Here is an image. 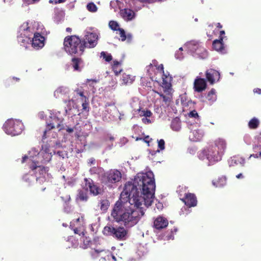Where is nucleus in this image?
I'll return each instance as SVG.
<instances>
[{
  "instance_id": "aec40b11",
  "label": "nucleus",
  "mask_w": 261,
  "mask_h": 261,
  "mask_svg": "<svg viewBox=\"0 0 261 261\" xmlns=\"http://www.w3.org/2000/svg\"><path fill=\"white\" fill-rule=\"evenodd\" d=\"M83 60L81 58H72L71 59V65L73 68L74 70L80 71L83 67Z\"/></svg>"
},
{
  "instance_id": "69168bd1",
  "label": "nucleus",
  "mask_w": 261,
  "mask_h": 261,
  "mask_svg": "<svg viewBox=\"0 0 261 261\" xmlns=\"http://www.w3.org/2000/svg\"><path fill=\"white\" fill-rule=\"evenodd\" d=\"M236 177L237 178H243L244 177V176L243 175V174L242 173H240L239 174H238L237 175H236Z\"/></svg>"
},
{
  "instance_id": "412c9836",
  "label": "nucleus",
  "mask_w": 261,
  "mask_h": 261,
  "mask_svg": "<svg viewBox=\"0 0 261 261\" xmlns=\"http://www.w3.org/2000/svg\"><path fill=\"white\" fill-rule=\"evenodd\" d=\"M190 133L189 138L193 141H199L203 137L202 132L200 130H193Z\"/></svg>"
},
{
  "instance_id": "20e7f679",
  "label": "nucleus",
  "mask_w": 261,
  "mask_h": 261,
  "mask_svg": "<svg viewBox=\"0 0 261 261\" xmlns=\"http://www.w3.org/2000/svg\"><path fill=\"white\" fill-rule=\"evenodd\" d=\"M107 236H112L117 240H125L127 234V230L123 226L114 227L113 226H106L102 231Z\"/></svg>"
},
{
  "instance_id": "6e6552de",
  "label": "nucleus",
  "mask_w": 261,
  "mask_h": 261,
  "mask_svg": "<svg viewBox=\"0 0 261 261\" xmlns=\"http://www.w3.org/2000/svg\"><path fill=\"white\" fill-rule=\"evenodd\" d=\"M62 121H61L59 118L57 117L54 116L51 117V121L49 123L47 124V128L44 131L43 135L42 136V139H45L46 137V133L47 131L50 130L55 127V125L56 124V127L59 129V130H61L64 129V126L63 124H61Z\"/></svg>"
},
{
  "instance_id": "b1692460",
  "label": "nucleus",
  "mask_w": 261,
  "mask_h": 261,
  "mask_svg": "<svg viewBox=\"0 0 261 261\" xmlns=\"http://www.w3.org/2000/svg\"><path fill=\"white\" fill-rule=\"evenodd\" d=\"M206 98L210 104L213 103L217 99L216 92L215 89L212 88L207 93Z\"/></svg>"
},
{
  "instance_id": "423d86ee",
  "label": "nucleus",
  "mask_w": 261,
  "mask_h": 261,
  "mask_svg": "<svg viewBox=\"0 0 261 261\" xmlns=\"http://www.w3.org/2000/svg\"><path fill=\"white\" fill-rule=\"evenodd\" d=\"M222 154L213 147L210 146L207 149H204L199 154L201 160L207 159L210 164H213L221 160Z\"/></svg>"
},
{
  "instance_id": "1a4fd4ad",
  "label": "nucleus",
  "mask_w": 261,
  "mask_h": 261,
  "mask_svg": "<svg viewBox=\"0 0 261 261\" xmlns=\"http://www.w3.org/2000/svg\"><path fill=\"white\" fill-rule=\"evenodd\" d=\"M179 198L180 200L189 208L194 207L197 205V197L193 193H185L183 197H180Z\"/></svg>"
},
{
  "instance_id": "4be33fe9",
  "label": "nucleus",
  "mask_w": 261,
  "mask_h": 261,
  "mask_svg": "<svg viewBox=\"0 0 261 261\" xmlns=\"http://www.w3.org/2000/svg\"><path fill=\"white\" fill-rule=\"evenodd\" d=\"M223 41L220 39H216L213 42V48L217 51L223 52L224 50Z\"/></svg>"
},
{
  "instance_id": "680f3d73",
  "label": "nucleus",
  "mask_w": 261,
  "mask_h": 261,
  "mask_svg": "<svg viewBox=\"0 0 261 261\" xmlns=\"http://www.w3.org/2000/svg\"><path fill=\"white\" fill-rule=\"evenodd\" d=\"M190 115L194 117H195L196 116H198V114H197V113L195 111H193L191 112Z\"/></svg>"
},
{
  "instance_id": "a19ab883",
  "label": "nucleus",
  "mask_w": 261,
  "mask_h": 261,
  "mask_svg": "<svg viewBox=\"0 0 261 261\" xmlns=\"http://www.w3.org/2000/svg\"><path fill=\"white\" fill-rule=\"evenodd\" d=\"M82 239L83 241V245L84 246V248H87L90 246V244H91V241L90 238L83 237Z\"/></svg>"
},
{
  "instance_id": "9b49d317",
  "label": "nucleus",
  "mask_w": 261,
  "mask_h": 261,
  "mask_svg": "<svg viewBox=\"0 0 261 261\" xmlns=\"http://www.w3.org/2000/svg\"><path fill=\"white\" fill-rule=\"evenodd\" d=\"M84 188H85L86 190H89L91 194L96 196L100 193V189L94 184L92 179L85 178L84 179Z\"/></svg>"
},
{
  "instance_id": "c03bdc74",
  "label": "nucleus",
  "mask_w": 261,
  "mask_h": 261,
  "mask_svg": "<svg viewBox=\"0 0 261 261\" xmlns=\"http://www.w3.org/2000/svg\"><path fill=\"white\" fill-rule=\"evenodd\" d=\"M19 78H17V77H13L11 79H10L8 81V84L9 85H10L11 84H12L14 82H19Z\"/></svg>"
},
{
  "instance_id": "a878e982",
  "label": "nucleus",
  "mask_w": 261,
  "mask_h": 261,
  "mask_svg": "<svg viewBox=\"0 0 261 261\" xmlns=\"http://www.w3.org/2000/svg\"><path fill=\"white\" fill-rule=\"evenodd\" d=\"M200 58L205 59L207 56V51L201 45L194 52Z\"/></svg>"
},
{
  "instance_id": "58836bf2",
  "label": "nucleus",
  "mask_w": 261,
  "mask_h": 261,
  "mask_svg": "<svg viewBox=\"0 0 261 261\" xmlns=\"http://www.w3.org/2000/svg\"><path fill=\"white\" fill-rule=\"evenodd\" d=\"M110 28L113 31H117L120 28H119L118 23L113 20H111L109 23Z\"/></svg>"
},
{
  "instance_id": "f257e3e1",
  "label": "nucleus",
  "mask_w": 261,
  "mask_h": 261,
  "mask_svg": "<svg viewBox=\"0 0 261 261\" xmlns=\"http://www.w3.org/2000/svg\"><path fill=\"white\" fill-rule=\"evenodd\" d=\"M155 189L152 172L137 174L133 181L125 185L112 210L111 217L116 222L123 224L126 228L135 226L144 215L142 205L148 207L152 204Z\"/></svg>"
},
{
  "instance_id": "79ce46f5",
  "label": "nucleus",
  "mask_w": 261,
  "mask_h": 261,
  "mask_svg": "<svg viewBox=\"0 0 261 261\" xmlns=\"http://www.w3.org/2000/svg\"><path fill=\"white\" fill-rule=\"evenodd\" d=\"M117 31H119L120 35V39L122 41H124L126 40V35L124 30L122 28H119Z\"/></svg>"
},
{
  "instance_id": "052dcab7",
  "label": "nucleus",
  "mask_w": 261,
  "mask_h": 261,
  "mask_svg": "<svg viewBox=\"0 0 261 261\" xmlns=\"http://www.w3.org/2000/svg\"><path fill=\"white\" fill-rule=\"evenodd\" d=\"M62 91V88H58L55 92V94H58L59 93H61Z\"/></svg>"
},
{
  "instance_id": "a211bd4d",
  "label": "nucleus",
  "mask_w": 261,
  "mask_h": 261,
  "mask_svg": "<svg viewBox=\"0 0 261 261\" xmlns=\"http://www.w3.org/2000/svg\"><path fill=\"white\" fill-rule=\"evenodd\" d=\"M120 15L124 20L128 21L132 20L135 17V13L131 9H124L120 11Z\"/></svg>"
},
{
  "instance_id": "f3484780",
  "label": "nucleus",
  "mask_w": 261,
  "mask_h": 261,
  "mask_svg": "<svg viewBox=\"0 0 261 261\" xmlns=\"http://www.w3.org/2000/svg\"><path fill=\"white\" fill-rule=\"evenodd\" d=\"M168 224V220L163 217L159 216L154 221V226L157 229L164 228L167 226Z\"/></svg>"
},
{
  "instance_id": "6e6d98bb",
  "label": "nucleus",
  "mask_w": 261,
  "mask_h": 261,
  "mask_svg": "<svg viewBox=\"0 0 261 261\" xmlns=\"http://www.w3.org/2000/svg\"><path fill=\"white\" fill-rule=\"evenodd\" d=\"M77 94H79L80 96L82 97V100L87 99V97L84 95V92L83 91H77Z\"/></svg>"
},
{
  "instance_id": "72a5a7b5",
  "label": "nucleus",
  "mask_w": 261,
  "mask_h": 261,
  "mask_svg": "<svg viewBox=\"0 0 261 261\" xmlns=\"http://www.w3.org/2000/svg\"><path fill=\"white\" fill-rule=\"evenodd\" d=\"M100 58H102L107 62H110L113 59L111 54L106 51L101 52Z\"/></svg>"
},
{
  "instance_id": "9d476101",
  "label": "nucleus",
  "mask_w": 261,
  "mask_h": 261,
  "mask_svg": "<svg viewBox=\"0 0 261 261\" xmlns=\"http://www.w3.org/2000/svg\"><path fill=\"white\" fill-rule=\"evenodd\" d=\"M98 36L96 33H88L85 36L83 43H85V48H93L97 44Z\"/></svg>"
},
{
  "instance_id": "2eb2a0df",
  "label": "nucleus",
  "mask_w": 261,
  "mask_h": 261,
  "mask_svg": "<svg viewBox=\"0 0 261 261\" xmlns=\"http://www.w3.org/2000/svg\"><path fill=\"white\" fill-rule=\"evenodd\" d=\"M206 82L204 79L197 77L194 82V91L197 92H201L206 88Z\"/></svg>"
},
{
  "instance_id": "4c0bfd02",
  "label": "nucleus",
  "mask_w": 261,
  "mask_h": 261,
  "mask_svg": "<svg viewBox=\"0 0 261 261\" xmlns=\"http://www.w3.org/2000/svg\"><path fill=\"white\" fill-rule=\"evenodd\" d=\"M232 162H233L236 164H240L242 166H244L245 163V160L244 158L240 156H234L232 160Z\"/></svg>"
},
{
  "instance_id": "cd10ccee",
  "label": "nucleus",
  "mask_w": 261,
  "mask_h": 261,
  "mask_svg": "<svg viewBox=\"0 0 261 261\" xmlns=\"http://www.w3.org/2000/svg\"><path fill=\"white\" fill-rule=\"evenodd\" d=\"M121 63L118 61H114L112 65V68L115 75H118L122 71V69L120 67Z\"/></svg>"
},
{
  "instance_id": "0e129e2a",
  "label": "nucleus",
  "mask_w": 261,
  "mask_h": 261,
  "mask_svg": "<svg viewBox=\"0 0 261 261\" xmlns=\"http://www.w3.org/2000/svg\"><path fill=\"white\" fill-rule=\"evenodd\" d=\"M139 1L143 3H151L154 0H139Z\"/></svg>"
},
{
  "instance_id": "5fc2aeb1",
  "label": "nucleus",
  "mask_w": 261,
  "mask_h": 261,
  "mask_svg": "<svg viewBox=\"0 0 261 261\" xmlns=\"http://www.w3.org/2000/svg\"><path fill=\"white\" fill-rule=\"evenodd\" d=\"M74 128H75V127H70L69 126H67V128H66V130L67 133H68L69 134H70V133H72L73 132Z\"/></svg>"
},
{
  "instance_id": "39448f33",
  "label": "nucleus",
  "mask_w": 261,
  "mask_h": 261,
  "mask_svg": "<svg viewBox=\"0 0 261 261\" xmlns=\"http://www.w3.org/2000/svg\"><path fill=\"white\" fill-rule=\"evenodd\" d=\"M23 127V125L21 121L13 119L7 120L3 125L5 133L13 136L20 134Z\"/></svg>"
},
{
  "instance_id": "6ab92c4d",
  "label": "nucleus",
  "mask_w": 261,
  "mask_h": 261,
  "mask_svg": "<svg viewBox=\"0 0 261 261\" xmlns=\"http://www.w3.org/2000/svg\"><path fill=\"white\" fill-rule=\"evenodd\" d=\"M172 76L169 74L168 75L164 73L162 76V87L165 89V91H168L171 88Z\"/></svg>"
},
{
  "instance_id": "c9c22d12",
  "label": "nucleus",
  "mask_w": 261,
  "mask_h": 261,
  "mask_svg": "<svg viewBox=\"0 0 261 261\" xmlns=\"http://www.w3.org/2000/svg\"><path fill=\"white\" fill-rule=\"evenodd\" d=\"M256 139L257 141V144L254 145L253 146V149L254 151H256V150L261 149V131L256 136Z\"/></svg>"
},
{
  "instance_id": "de8ad7c7",
  "label": "nucleus",
  "mask_w": 261,
  "mask_h": 261,
  "mask_svg": "<svg viewBox=\"0 0 261 261\" xmlns=\"http://www.w3.org/2000/svg\"><path fill=\"white\" fill-rule=\"evenodd\" d=\"M105 250H103V249H101V250L94 249L93 252L92 253V255L93 256H96L98 255V254H99V253L102 252H103Z\"/></svg>"
},
{
  "instance_id": "bf43d9fd",
  "label": "nucleus",
  "mask_w": 261,
  "mask_h": 261,
  "mask_svg": "<svg viewBox=\"0 0 261 261\" xmlns=\"http://www.w3.org/2000/svg\"><path fill=\"white\" fill-rule=\"evenodd\" d=\"M253 92L254 93H257L258 94H261V89L260 88H255L254 90H253Z\"/></svg>"
},
{
  "instance_id": "3c124183",
  "label": "nucleus",
  "mask_w": 261,
  "mask_h": 261,
  "mask_svg": "<svg viewBox=\"0 0 261 261\" xmlns=\"http://www.w3.org/2000/svg\"><path fill=\"white\" fill-rule=\"evenodd\" d=\"M156 68L157 69L160 71L161 72H162L163 73V74L164 73V66L163 64H160L159 65H158L157 67H156Z\"/></svg>"
},
{
  "instance_id": "5701e85b",
  "label": "nucleus",
  "mask_w": 261,
  "mask_h": 261,
  "mask_svg": "<svg viewBox=\"0 0 261 261\" xmlns=\"http://www.w3.org/2000/svg\"><path fill=\"white\" fill-rule=\"evenodd\" d=\"M200 45L201 44L199 42L194 40L191 41L186 44L189 50L192 53H194Z\"/></svg>"
},
{
  "instance_id": "c85d7f7f",
  "label": "nucleus",
  "mask_w": 261,
  "mask_h": 261,
  "mask_svg": "<svg viewBox=\"0 0 261 261\" xmlns=\"http://www.w3.org/2000/svg\"><path fill=\"white\" fill-rule=\"evenodd\" d=\"M259 125V120L254 117L252 118L248 122V127L250 129H254L257 128Z\"/></svg>"
},
{
  "instance_id": "ea45409f",
  "label": "nucleus",
  "mask_w": 261,
  "mask_h": 261,
  "mask_svg": "<svg viewBox=\"0 0 261 261\" xmlns=\"http://www.w3.org/2000/svg\"><path fill=\"white\" fill-rule=\"evenodd\" d=\"M165 141L163 139H160L158 140V146L159 149L156 151L160 152V150H163L165 149Z\"/></svg>"
},
{
  "instance_id": "bb28decb",
  "label": "nucleus",
  "mask_w": 261,
  "mask_h": 261,
  "mask_svg": "<svg viewBox=\"0 0 261 261\" xmlns=\"http://www.w3.org/2000/svg\"><path fill=\"white\" fill-rule=\"evenodd\" d=\"M30 168L33 171L38 169L40 171V173L42 174H43L44 173H45L46 171V168L45 167L42 166H39L36 164V162H33L30 165Z\"/></svg>"
},
{
  "instance_id": "dca6fc26",
  "label": "nucleus",
  "mask_w": 261,
  "mask_h": 261,
  "mask_svg": "<svg viewBox=\"0 0 261 261\" xmlns=\"http://www.w3.org/2000/svg\"><path fill=\"white\" fill-rule=\"evenodd\" d=\"M222 155L226 148V142L223 139L219 138L215 141V144L211 146Z\"/></svg>"
},
{
  "instance_id": "e433bc0d",
  "label": "nucleus",
  "mask_w": 261,
  "mask_h": 261,
  "mask_svg": "<svg viewBox=\"0 0 261 261\" xmlns=\"http://www.w3.org/2000/svg\"><path fill=\"white\" fill-rule=\"evenodd\" d=\"M87 10L91 12L94 13L96 12L97 10V7L96 5L93 3L91 2L87 4Z\"/></svg>"
},
{
  "instance_id": "4468645a",
  "label": "nucleus",
  "mask_w": 261,
  "mask_h": 261,
  "mask_svg": "<svg viewBox=\"0 0 261 261\" xmlns=\"http://www.w3.org/2000/svg\"><path fill=\"white\" fill-rule=\"evenodd\" d=\"M205 75L207 80L211 84H214L216 81H218L220 79V73L213 69H210L206 71Z\"/></svg>"
},
{
  "instance_id": "774afa93",
  "label": "nucleus",
  "mask_w": 261,
  "mask_h": 261,
  "mask_svg": "<svg viewBox=\"0 0 261 261\" xmlns=\"http://www.w3.org/2000/svg\"><path fill=\"white\" fill-rule=\"evenodd\" d=\"M27 159H28V156L25 155L24 156H23L22 158V163H24Z\"/></svg>"
},
{
  "instance_id": "7ed1b4c3",
  "label": "nucleus",
  "mask_w": 261,
  "mask_h": 261,
  "mask_svg": "<svg viewBox=\"0 0 261 261\" xmlns=\"http://www.w3.org/2000/svg\"><path fill=\"white\" fill-rule=\"evenodd\" d=\"M28 22L23 23L19 28L17 35V41L22 46L27 47L32 41V32Z\"/></svg>"
},
{
  "instance_id": "c756f323",
  "label": "nucleus",
  "mask_w": 261,
  "mask_h": 261,
  "mask_svg": "<svg viewBox=\"0 0 261 261\" xmlns=\"http://www.w3.org/2000/svg\"><path fill=\"white\" fill-rule=\"evenodd\" d=\"M171 127L175 131H178L180 129V121L178 118H176L172 121Z\"/></svg>"
},
{
  "instance_id": "4d7b16f0",
  "label": "nucleus",
  "mask_w": 261,
  "mask_h": 261,
  "mask_svg": "<svg viewBox=\"0 0 261 261\" xmlns=\"http://www.w3.org/2000/svg\"><path fill=\"white\" fill-rule=\"evenodd\" d=\"M95 163V160L92 158L89 159L88 164L91 166V165L94 164Z\"/></svg>"
},
{
  "instance_id": "f8f14e48",
  "label": "nucleus",
  "mask_w": 261,
  "mask_h": 261,
  "mask_svg": "<svg viewBox=\"0 0 261 261\" xmlns=\"http://www.w3.org/2000/svg\"><path fill=\"white\" fill-rule=\"evenodd\" d=\"M45 38L40 33H36L32 39V46L36 49H39L44 46Z\"/></svg>"
},
{
  "instance_id": "a18cd8bd",
  "label": "nucleus",
  "mask_w": 261,
  "mask_h": 261,
  "mask_svg": "<svg viewBox=\"0 0 261 261\" xmlns=\"http://www.w3.org/2000/svg\"><path fill=\"white\" fill-rule=\"evenodd\" d=\"M57 154L60 158L64 159L65 158V156L67 155V153L65 152V151H58L57 152Z\"/></svg>"
},
{
  "instance_id": "603ef678",
  "label": "nucleus",
  "mask_w": 261,
  "mask_h": 261,
  "mask_svg": "<svg viewBox=\"0 0 261 261\" xmlns=\"http://www.w3.org/2000/svg\"><path fill=\"white\" fill-rule=\"evenodd\" d=\"M152 140V139H150L149 138V136H146L144 139H143V140L144 141L147 143L148 144V145L149 146V142L150 141Z\"/></svg>"
},
{
  "instance_id": "864d4df0",
  "label": "nucleus",
  "mask_w": 261,
  "mask_h": 261,
  "mask_svg": "<svg viewBox=\"0 0 261 261\" xmlns=\"http://www.w3.org/2000/svg\"><path fill=\"white\" fill-rule=\"evenodd\" d=\"M158 61L156 60H153L152 61V63H150L149 65V67H152L153 66H154L155 67H157L158 66Z\"/></svg>"
},
{
  "instance_id": "e2e57ef3",
  "label": "nucleus",
  "mask_w": 261,
  "mask_h": 261,
  "mask_svg": "<svg viewBox=\"0 0 261 261\" xmlns=\"http://www.w3.org/2000/svg\"><path fill=\"white\" fill-rule=\"evenodd\" d=\"M160 96L161 97H162V98L163 99V100L164 101L166 102L168 100V99H167V97L165 95H164L163 94H160Z\"/></svg>"
},
{
  "instance_id": "8fccbe9b",
  "label": "nucleus",
  "mask_w": 261,
  "mask_h": 261,
  "mask_svg": "<svg viewBox=\"0 0 261 261\" xmlns=\"http://www.w3.org/2000/svg\"><path fill=\"white\" fill-rule=\"evenodd\" d=\"M225 31L222 30L220 32V36L219 39H220L221 41H223L224 38H226V36H224Z\"/></svg>"
},
{
  "instance_id": "473e14b6",
  "label": "nucleus",
  "mask_w": 261,
  "mask_h": 261,
  "mask_svg": "<svg viewBox=\"0 0 261 261\" xmlns=\"http://www.w3.org/2000/svg\"><path fill=\"white\" fill-rule=\"evenodd\" d=\"M78 199L82 201H86L88 199L87 193L82 190H80L79 192L77 195Z\"/></svg>"
},
{
  "instance_id": "2f4dec72",
  "label": "nucleus",
  "mask_w": 261,
  "mask_h": 261,
  "mask_svg": "<svg viewBox=\"0 0 261 261\" xmlns=\"http://www.w3.org/2000/svg\"><path fill=\"white\" fill-rule=\"evenodd\" d=\"M122 81L124 84L126 85L128 84H132L134 81V79L130 75L123 74L122 75Z\"/></svg>"
},
{
  "instance_id": "49530a36",
  "label": "nucleus",
  "mask_w": 261,
  "mask_h": 261,
  "mask_svg": "<svg viewBox=\"0 0 261 261\" xmlns=\"http://www.w3.org/2000/svg\"><path fill=\"white\" fill-rule=\"evenodd\" d=\"M66 0H49V3L50 4L55 3V4L63 3L65 2Z\"/></svg>"
},
{
  "instance_id": "0eeeda50",
  "label": "nucleus",
  "mask_w": 261,
  "mask_h": 261,
  "mask_svg": "<svg viewBox=\"0 0 261 261\" xmlns=\"http://www.w3.org/2000/svg\"><path fill=\"white\" fill-rule=\"evenodd\" d=\"M122 174L117 169H110L105 172L102 176V180L106 185L116 184L121 180Z\"/></svg>"
},
{
  "instance_id": "f704fd0d",
  "label": "nucleus",
  "mask_w": 261,
  "mask_h": 261,
  "mask_svg": "<svg viewBox=\"0 0 261 261\" xmlns=\"http://www.w3.org/2000/svg\"><path fill=\"white\" fill-rule=\"evenodd\" d=\"M137 111H138L140 113V116L141 117L144 116L145 117H150L152 115V113L151 112V111L149 110H141V109H139L137 110Z\"/></svg>"
},
{
  "instance_id": "338daca9",
  "label": "nucleus",
  "mask_w": 261,
  "mask_h": 261,
  "mask_svg": "<svg viewBox=\"0 0 261 261\" xmlns=\"http://www.w3.org/2000/svg\"><path fill=\"white\" fill-rule=\"evenodd\" d=\"M217 27L219 29H221L222 28V25L220 23L218 22L217 23Z\"/></svg>"
},
{
  "instance_id": "09e8293b",
  "label": "nucleus",
  "mask_w": 261,
  "mask_h": 261,
  "mask_svg": "<svg viewBox=\"0 0 261 261\" xmlns=\"http://www.w3.org/2000/svg\"><path fill=\"white\" fill-rule=\"evenodd\" d=\"M142 122L145 124H150L151 123V121L150 119L147 117H144L142 119Z\"/></svg>"
},
{
  "instance_id": "ddd939ff",
  "label": "nucleus",
  "mask_w": 261,
  "mask_h": 261,
  "mask_svg": "<svg viewBox=\"0 0 261 261\" xmlns=\"http://www.w3.org/2000/svg\"><path fill=\"white\" fill-rule=\"evenodd\" d=\"M82 221L80 218H77L73 220L70 222V227L73 230L75 234H77L80 236L84 235V228L82 224Z\"/></svg>"
},
{
  "instance_id": "f03ea898",
  "label": "nucleus",
  "mask_w": 261,
  "mask_h": 261,
  "mask_svg": "<svg viewBox=\"0 0 261 261\" xmlns=\"http://www.w3.org/2000/svg\"><path fill=\"white\" fill-rule=\"evenodd\" d=\"M85 43L76 35L66 36L64 40V48L65 51L71 55L83 54L85 48Z\"/></svg>"
},
{
  "instance_id": "37998d69",
  "label": "nucleus",
  "mask_w": 261,
  "mask_h": 261,
  "mask_svg": "<svg viewBox=\"0 0 261 261\" xmlns=\"http://www.w3.org/2000/svg\"><path fill=\"white\" fill-rule=\"evenodd\" d=\"M84 102L82 103L83 110L88 112L89 110L88 99L82 100Z\"/></svg>"
},
{
  "instance_id": "13d9d810",
  "label": "nucleus",
  "mask_w": 261,
  "mask_h": 261,
  "mask_svg": "<svg viewBox=\"0 0 261 261\" xmlns=\"http://www.w3.org/2000/svg\"><path fill=\"white\" fill-rule=\"evenodd\" d=\"M258 156L261 157V151H259V155H258L257 154H250V155L249 156V158H251V157H254V158H258Z\"/></svg>"
},
{
  "instance_id": "7c9ffc66",
  "label": "nucleus",
  "mask_w": 261,
  "mask_h": 261,
  "mask_svg": "<svg viewBox=\"0 0 261 261\" xmlns=\"http://www.w3.org/2000/svg\"><path fill=\"white\" fill-rule=\"evenodd\" d=\"M109 205L110 203L109 201L107 199L102 200L100 201L99 203V206L100 210L103 212L106 211L108 210Z\"/></svg>"
},
{
  "instance_id": "393cba45",
  "label": "nucleus",
  "mask_w": 261,
  "mask_h": 261,
  "mask_svg": "<svg viewBox=\"0 0 261 261\" xmlns=\"http://www.w3.org/2000/svg\"><path fill=\"white\" fill-rule=\"evenodd\" d=\"M41 156L42 159L41 160V162L42 164H46L49 162L51 159V155L47 152L42 151L39 153V157Z\"/></svg>"
}]
</instances>
